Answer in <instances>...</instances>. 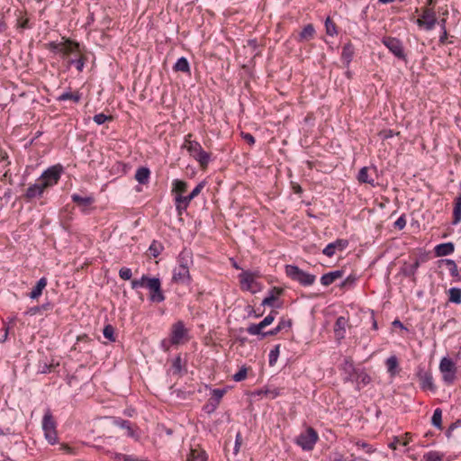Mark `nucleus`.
<instances>
[{
    "instance_id": "37",
    "label": "nucleus",
    "mask_w": 461,
    "mask_h": 461,
    "mask_svg": "<svg viewBox=\"0 0 461 461\" xmlns=\"http://www.w3.org/2000/svg\"><path fill=\"white\" fill-rule=\"evenodd\" d=\"M150 176V170L148 167H140L137 169L135 174V179L140 184H147Z\"/></svg>"
},
{
    "instance_id": "19",
    "label": "nucleus",
    "mask_w": 461,
    "mask_h": 461,
    "mask_svg": "<svg viewBox=\"0 0 461 461\" xmlns=\"http://www.w3.org/2000/svg\"><path fill=\"white\" fill-rule=\"evenodd\" d=\"M348 245L347 240L338 239L334 242L329 243L322 250L327 257H332L336 250L343 251Z\"/></svg>"
},
{
    "instance_id": "16",
    "label": "nucleus",
    "mask_w": 461,
    "mask_h": 461,
    "mask_svg": "<svg viewBox=\"0 0 461 461\" xmlns=\"http://www.w3.org/2000/svg\"><path fill=\"white\" fill-rule=\"evenodd\" d=\"M114 425L126 430V435L138 441L140 438V434L136 426H133L131 421L117 418L114 420Z\"/></svg>"
},
{
    "instance_id": "41",
    "label": "nucleus",
    "mask_w": 461,
    "mask_h": 461,
    "mask_svg": "<svg viewBox=\"0 0 461 461\" xmlns=\"http://www.w3.org/2000/svg\"><path fill=\"white\" fill-rule=\"evenodd\" d=\"M448 301L450 303L460 304L461 303V289L457 287H452L448 290Z\"/></svg>"
},
{
    "instance_id": "50",
    "label": "nucleus",
    "mask_w": 461,
    "mask_h": 461,
    "mask_svg": "<svg viewBox=\"0 0 461 461\" xmlns=\"http://www.w3.org/2000/svg\"><path fill=\"white\" fill-rule=\"evenodd\" d=\"M249 367H247L245 366H243L234 375H233V380L235 382H241V381H244L247 376H248V371H249Z\"/></svg>"
},
{
    "instance_id": "20",
    "label": "nucleus",
    "mask_w": 461,
    "mask_h": 461,
    "mask_svg": "<svg viewBox=\"0 0 461 461\" xmlns=\"http://www.w3.org/2000/svg\"><path fill=\"white\" fill-rule=\"evenodd\" d=\"M344 274H345V271L342 269L326 273L321 276V280H320L321 284L323 286H329L331 284H333L334 282H336L337 280L342 278L344 276Z\"/></svg>"
},
{
    "instance_id": "12",
    "label": "nucleus",
    "mask_w": 461,
    "mask_h": 461,
    "mask_svg": "<svg viewBox=\"0 0 461 461\" xmlns=\"http://www.w3.org/2000/svg\"><path fill=\"white\" fill-rule=\"evenodd\" d=\"M277 312L276 310H272L268 315H267L259 323H252L247 328V332L249 335L253 336H261L263 338V334L265 331L263 330L267 326L271 325L276 319Z\"/></svg>"
},
{
    "instance_id": "43",
    "label": "nucleus",
    "mask_w": 461,
    "mask_h": 461,
    "mask_svg": "<svg viewBox=\"0 0 461 461\" xmlns=\"http://www.w3.org/2000/svg\"><path fill=\"white\" fill-rule=\"evenodd\" d=\"M431 423L434 427L438 429H442V410L440 408H437L434 410Z\"/></svg>"
},
{
    "instance_id": "52",
    "label": "nucleus",
    "mask_w": 461,
    "mask_h": 461,
    "mask_svg": "<svg viewBox=\"0 0 461 461\" xmlns=\"http://www.w3.org/2000/svg\"><path fill=\"white\" fill-rule=\"evenodd\" d=\"M356 447L359 450L365 451L366 454H372L375 452V448L368 443L365 441H357L356 442Z\"/></svg>"
},
{
    "instance_id": "46",
    "label": "nucleus",
    "mask_w": 461,
    "mask_h": 461,
    "mask_svg": "<svg viewBox=\"0 0 461 461\" xmlns=\"http://www.w3.org/2000/svg\"><path fill=\"white\" fill-rule=\"evenodd\" d=\"M325 30L326 33L330 36H335L338 34L337 25L330 17L325 21Z\"/></svg>"
},
{
    "instance_id": "63",
    "label": "nucleus",
    "mask_w": 461,
    "mask_h": 461,
    "mask_svg": "<svg viewBox=\"0 0 461 461\" xmlns=\"http://www.w3.org/2000/svg\"><path fill=\"white\" fill-rule=\"evenodd\" d=\"M266 394L268 395L271 399H275L280 395V390L276 388L267 389L266 390Z\"/></svg>"
},
{
    "instance_id": "58",
    "label": "nucleus",
    "mask_w": 461,
    "mask_h": 461,
    "mask_svg": "<svg viewBox=\"0 0 461 461\" xmlns=\"http://www.w3.org/2000/svg\"><path fill=\"white\" fill-rule=\"evenodd\" d=\"M119 276L122 280H130L132 276V272H131V268L122 267L119 270Z\"/></svg>"
},
{
    "instance_id": "32",
    "label": "nucleus",
    "mask_w": 461,
    "mask_h": 461,
    "mask_svg": "<svg viewBox=\"0 0 461 461\" xmlns=\"http://www.w3.org/2000/svg\"><path fill=\"white\" fill-rule=\"evenodd\" d=\"M187 182L180 179H174L172 181V194L175 195L185 196L184 194L187 191Z\"/></svg>"
},
{
    "instance_id": "22",
    "label": "nucleus",
    "mask_w": 461,
    "mask_h": 461,
    "mask_svg": "<svg viewBox=\"0 0 461 461\" xmlns=\"http://www.w3.org/2000/svg\"><path fill=\"white\" fill-rule=\"evenodd\" d=\"M355 55V48L354 45L348 41L347 42L343 48L341 52V60L346 67H348L351 63Z\"/></svg>"
},
{
    "instance_id": "15",
    "label": "nucleus",
    "mask_w": 461,
    "mask_h": 461,
    "mask_svg": "<svg viewBox=\"0 0 461 461\" xmlns=\"http://www.w3.org/2000/svg\"><path fill=\"white\" fill-rule=\"evenodd\" d=\"M284 289L281 287L274 286L268 291V294L262 301L263 306H269L272 308L281 307L279 297L283 294Z\"/></svg>"
},
{
    "instance_id": "17",
    "label": "nucleus",
    "mask_w": 461,
    "mask_h": 461,
    "mask_svg": "<svg viewBox=\"0 0 461 461\" xmlns=\"http://www.w3.org/2000/svg\"><path fill=\"white\" fill-rule=\"evenodd\" d=\"M375 176H376V168L375 167H362L357 174V180L360 183L369 184L372 186L375 185Z\"/></svg>"
},
{
    "instance_id": "53",
    "label": "nucleus",
    "mask_w": 461,
    "mask_h": 461,
    "mask_svg": "<svg viewBox=\"0 0 461 461\" xmlns=\"http://www.w3.org/2000/svg\"><path fill=\"white\" fill-rule=\"evenodd\" d=\"M104 337L110 341H115V336H114V328L108 324L104 328L103 330Z\"/></svg>"
},
{
    "instance_id": "14",
    "label": "nucleus",
    "mask_w": 461,
    "mask_h": 461,
    "mask_svg": "<svg viewBox=\"0 0 461 461\" xmlns=\"http://www.w3.org/2000/svg\"><path fill=\"white\" fill-rule=\"evenodd\" d=\"M416 23L419 27L424 28L427 31H431L437 23L435 12L432 9L425 8L420 17L417 19Z\"/></svg>"
},
{
    "instance_id": "27",
    "label": "nucleus",
    "mask_w": 461,
    "mask_h": 461,
    "mask_svg": "<svg viewBox=\"0 0 461 461\" xmlns=\"http://www.w3.org/2000/svg\"><path fill=\"white\" fill-rule=\"evenodd\" d=\"M411 441V434L407 432L403 436L394 437L393 440L389 443L388 447L391 449L395 450L398 446H407Z\"/></svg>"
},
{
    "instance_id": "21",
    "label": "nucleus",
    "mask_w": 461,
    "mask_h": 461,
    "mask_svg": "<svg viewBox=\"0 0 461 461\" xmlns=\"http://www.w3.org/2000/svg\"><path fill=\"white\" fill-rule=\"evenodd\" d=\"M348 322V319L344 316H339L337 318L334 324V334L338 340L343 339L345 338Z\"/></svg>"
},
{
    "instance_id": "35",
    "label": "nucleus",
    "mask_w": 461,
    "mask_h": 461,
    "mask_svg": "<svg viewBox=\"0 0 461 461\" xmlns=\"http://www.w3.org/2000/svg\"><path fill=\"white\" fill-rule=\"evenodd\" d=\"M187 461H207L206 453L201 448H191Z\"/></svg>"
},
{
    "instance_id": "24",
    "label": "nucleus",
    "mask_w": 461,
    "mask_h": 461,
    "mask_svg": "<svg viewBox=\"0 0 461 461\" xmlns=\"http://www.w3.org/2000/svg\"><path fill=\"white\" fill-rule=\"evenodd\" d=\"M193 265V254L190 250L183 249L177 258V266L181 267L190 268Z\"/></svg>"
},
{
    "instance_id": "28",
    "label": "nucleus",
    "mask_w": 461,
    "mask_h": 461,
    "mask_svg": "<svg viewBox=\"0 0 461 461\" xmlns=\"http://www.w3.org/2000/svg\"><path fill=\"white\" fill-rule=\"evenodd\" d=\"M385 366L391 377H394L400 372L399 360L394 355L386 359Z\"/></svg>"
},
{
    "instance_id": "34",
    "label": "nucleus",
    "mask_w": 461,
    "mask_h": 461,
    "mask_svg": "<svg viewBox=\"0 0 461 461\" xmlns=\"http://www.w3.org/2000/svg\"><path fill=\"white\" fill-rule=\"evenodd\" d=\"M461 221V194L456 196L454 200L453 208V221L454 225L458 224Z\"/></svg>"
},
{
    "instance_id": "5",
    "label": "nucleus",
    "mask_w": 461,
    "mask_h": 461,
    "mask_svg": "<svg viewBox=\"0 0 461 461\" xmlns=\"http://www.w3.org/2000/svg\"><path fill=\"white\" fill-rule=\"evenodd\" d=\"M41 428L44 432V438L50 445H55L59 442L57 421L50 409H47L44 412Z\"/></svg>"
},
{
    "instance_id": "42",
    "label": "nucleus",
    "mask_w": 461,
    "mask_h": 461,
    "mask_svg": "<svg viewBox=\"0 0 461 461\" xmlns=\"http://www.w3.org/2000/svg\"><path fill=\"white\" fill-rule=\"evenodd\" d=\"M444 454L438 451H429L422 456L421 461H443Z\"/></svg>"
},
{
    "instance_id": "3",
    "label": "nucleus",
    "mask_w": 461,
    "mask_h": 461,
    "mask_svg": "<svg viewBox=\"0 0 461 461\" xmlns=\"http://www.w3.org/2000/svg\"><path fill=\"white\" fill-rule=\"evenodd\" d=\"M192 138V133L186 134L184 138V143L181 148L185 149L188 151L189 155L198 162L202 170H206L211 161L212 154L205 151L202 145Z\"/></svg>"
},
{
    "instance_id": "30",
    "label": "nucleus",
    "mask_w": 461,
    "mask_h": 461,
    "mask_svg": "<svg viewBox=\"0 0 461 461\" xmlns=\"http://www.w3.org/2000/svg\"><path fill=\"white\" fill-rule=\"evenodd\" d=\"M47 284L48 279L46 277H41L31 290V300L39 298L46 288Z\"/></svg>"
},
{
    "instance_id": "8",
    "label": "nucleus",
    "mask_w": 461,
    "mask_h": 461,
    "mask_svg": "<svg viewBox=\"0 0 461 461\" xmlns=\"http://www.w3.org/2000/svg\"><path fill=\"white\" fill-rule=\"evenodd\" d=\"M171 342L176 346L185 344L189 340V330L183 321H177L170 327L169 336Z\"/></svg>"
},
{
    "instance_id": "49",
    "label": "nucleus",
    "mask_w": 461,
    "mask_h": 461,
    "mask_svg": "<svg viewBox=\"0 0 461 461\" xmlns=\"http://www.w3.org/2000/svg\"><path fill=\"white\" fill-rule=\"evenodd\" d=\"M52 306L50 303H47L42 304L41 306H31V315H34L37 313H43L51 310Z\"/></svg>"
},
{
    "instance_id": "4",
    "label": "nucleus",
    "mask_w": 461,
    "mask_h": 461,
    "mask_svg": "<svg viewBox=\"0 0 461 461\" xmlns=\"http://www.w3.org/2000/svg\"><path fill=\"white\" fill-rule=\"evenodd\" d=\"M262 276L259 270H245L239 274L238 278L242 291L256 294L262 289V284L258 281Z\"/></svg>"
},
{
    "instance_id": "40",
    "label": "nucleus",
    "mask_w": 461,
    "mask_h": 461,
    "mask_svg": "<svg viewBox=\"0 0 461 461\" xmlns=\"http://www.w3.org/2000/svg\"><path fill=\"white\" fill-rule=\"evenodd\" d=\"M174 70L184 73H190V66L188 60L185 57L178 59L174 65Z\"/></svg>"
},
{
    "instance_id": "23",
    "label": "nucleus",
    "mask_w": 461,
    "mask_h": 461,
    "mask_svg": "<svg viewBox=\"0 0 461 461\" xmlns=\"http://www.w3.org/2000/svg\"><path fill=\"white\" fill-rule=\"evenodd\" d=\"M292 326V321L290 319L281 318L278 321V324L274 329L266 331L263 334V338L268 337V336H276L279 332H281L285 329H289Z\"/></svg>"
},
{
    "instance_id": "9",
    "label": "nucleus",
    "mask_w": 461,
    "mask_h": 461,
    "mask_svg": "<svg viewBox=\"0 0 461 461\" xmlns=\"http://www.w3.org/2000/svg\"><path fill=\"white\" fill-rule=\"evenodd\" d=\"M319 439L317 431L308 427L303 432H302L296 438V444L300 446L305 451H311L313 449L315 444Z\"/></svg>"
},
{
    "instance_id": "2",
    "label": "nucleus",
    "mask_w": 461,
    "mask_h": 461,
    "mask_svg": "<svg viewBox=\"0 0 461 461\" xmlns=\"http://www.w3.org/2000/svg\"><path fill=\"white\" fill-rule=\"evenodd\" d=\"M61 173V167H51L39 177L33 185H31V203L36 197H43L49 188L57 185Z\"/></svg>"
},
{
    "instance_id": "31",
    "label": "nucleus",
    "mask_w": 461,
    "mask_h": 461,
    "mask_svg": "<svg viewBox=\"0 0 461 461\" xmlns=\"http://www.w3.org/2000/svg\"><path fill=\"white\" fill-rule=\"evenodd\" d=\"M315 36V29L312 24L309 23L303 27L302 32L299 33L297 41L299 42L308 41L313 39Z\"/></svg>"
},
{
    "instance_id": "55",
    "label": "nucleus",
    "mask_w": 461,
    "mask_h": 461,
    "mask_svg": "<svg viewBox=\"0 0 461 461\" xmlns=\"http://www.w3.org/2000/svg\"><path fill=\"white\" fill-rule=\"evenodd\" d=\"M93 120L96 124L101 125V124H104L107 121H112L113 118H112V116H108V115H105L104 113H101L95 114L94 116Z\"/></svg>"
},
{
    "instance_id": "29",
    "label": "nucleus",
    "mask_w": 461,
    "mask_h": 461,
    "mask_svg": "<svg viewBox=\"0 0 461 461\" xmlns=\"http://www.w3.org/2000/svg\"><path fill=\"white\" fill-rule=\"evenodd\" d=\"M455 246L452 242L441 243L435 247L434 251L437 257H444L454 252Z\"/></svg>"
},
{
    "instance_id": "10",
    "label": "nucleus",
    "mask_w": 461,
    "mask_h": 461,
    "mask_svg": "<svg viewBox=\"0 0 461 461\" xmlns=\"http://www.w3.org/2000/svg\"><path fill=\"white\" fill-rule=\"evenodd\" d=\"M145 288L149 289V298L152 303H161L165 300L159 278L149 276L145 284Z\"/></svg>"
},
{
    "instance_id": "33",
    "label": "nucleus",
    "mask_w": 461,
    "mask_h": 461,
    "mask_svg": "<svg viewBox=\"0 0 461 461\" xmlns=\"http://www.w3.org/2000/svg\"><path fill=\"white\" fill-rule=\"evenodd\" d=\"M420 265V262L419 258H415L412 263H410V264L405 263L402 267V274L405 276L414 278Z\"/></svg>"
},
{
    "instance_id": "47",
    "label": "nucleus",
    "mask_w": 461,
    "mask_h": 461,
    "mask_svg": "<svg viewBox=\"0 0 461 461\" xmlns=\"http://www.w3.org/2000/svg\"><path fill=\"white\" fill-rule=\"evenodd\" d=\"M357 281V276L355 274H351L348 276H347L344 281L340 284V288L342 289H350L355 285V283Z\"/></svg>"
},
{
    "instance_id": "36",
    "label": "nucleus",
    "mask_w": 461,
    "mask_h": 461,
    "mask_svg": "<svg viewBox=\"0 0 461 461\" xmlns=\"http://www.w3.org/2000/svg\"><path fill=\"white\" fill-rule=\"evenodd\" d=\"M204 186H205L204 182L199 183L188 195H185V198H182V199L179 198V201L182 203L184 202L185 203H191L195 197H197L201 194V192L203 191Z\"/></svg>"
},
{
    "instance_id": "1",
    "label": "nucleus",
    "mask_w": 461,
    "mask_h": 461,
    "mask_svg": "<svg viewBox=\"0 0 461 461\" xmlns=\"http://www.w3.org/2000/svg\"><path fill=\"white\" fill-rule=\"evenodd\" d=\"M49 49L54 53L60 54L61 58H68L69 55H75V60H71L70 65L75 66L79 72L83 70L86 59L80 53L77 42L62 38V41L59 42H50Z\"/></svg>"
},
{
    "instance_id": "54",
    "label": "nucleus",
    "mask_w": 461,
    "mask_h": 461,
    "mask_svg": "<svg viewBox=\"0 0 461 461\" xmlns=\"http://www.w3.org/2000/svg\"><path fill=\"white\" fill-rule=\"evenodd\" d=\"M148 277H149L148 276L143 275L140 279L131 280V289L135 290L140 287H145V284L147 282Z\"/></svg>"
},
{
    "instance_id": "51",
    "label": "nucleus",
    "mask_w": 461,
    "mask_h": 461,
    "mask_svg": "<svg viewBox=\"0 0 461 461\" xmlns=\"http://www.w3.org/2000/svg\"><path fill=\"white\" fill-rule=\"evenodd\" d=\"M171 371L173 375H179L182 371V358L181 356L178 355L173 361Z\"/></svg>"
},
{
    "instance_id": "64",
    "label": "nucleus",
    "mask_w": 461,
    "mask_h": 461,
    "mask_svg": "<svg viewBox=\"0 0 461 461\" xmlns=\"http://www.w3.org/2000/svg\"><path fill=\"white\" fill-rule=\"evenodd\" d=\"M243 138L250 145L255 143V138L250 133L244 134Z\"/></svg>"
},
{
    "instance_id": "59",
    "label": "nucleus",
    "mask_w": 461,
    "mask_h": 461,
    "mask_svg": "<svg viewBox=\"0 0 461 461\" xmlns=\"http://www.w3.org/2000/svg\"><path fill=\"white\" fill-rule=\"evenodd\" d=\"M110 459L112 461H126L129 455H124L122 453H113V452H108Z\"/></svg>"
},
{
    "instance_id": "61",
    "label": "nucleus",
    "mask_w": 461,
    "mask_h": 461,
    "mask_svg": "<svg viewBox=\"0 0 461 461\" xmlns=\"http://www.w3.org/2000/svg\"><path fill=\"white\" fill-rule=\"evenodd\" d=\"M59 450L67 454L76 455L75 449L66 443L60 444Z\"/></svg>"
},
{
    "instance_id": "39",
    "label": "nucleus",
    "mask_w": 461,
    "mask_h": 461,
    "mask_svg": "<svg viewBox=\"0 0 461 461\" xmlns=\"http://www.w3.org/2000/svg\"><path fill=\"white\" fill-rule=\"evenodd\" d=\"M441 262L446 264L451 276L455 277L457 280L460 279L459 270L457 265L454 260L443 259Z\"/></svg>"
},
{
    "instance_id": "56",
    "label": "nucleus",
    "mask_w": 461,
    "mask_h": 461,
    "mask_svg": "<svg viewBox=\"0 0 461 461\" xmlns=\"http://www.w3.org/2000/svg\"><path fill=\"white\" fill-rule=\"evenodd\" d=\"M172 346H176V344H174L173 342H171V339L168 337V338H166V339H163L161 341H160V344H159V348L164 351V352H168L170 350V348Z\"/></svg>"
},
{
    "instance_id": "13",
    "label": "nucleus",
    "mask_w": 461,
    "mask_h": 461,
    "mask_svg": "<svg viewBox=\"0 0 461 461\" xmlns=\"http://www.w3.org/2000/svg\"><path fill=\"white\" fill-rule=\"evenodd\" d=\"M420 386L423 391H436L433 375L430 370L425 369L423 366H419L416 372Z\"/></svg>"
},
{
    "instance_id": "25",
    "label": "nucleus",
    "mask_w": 461,
    "mask_h": 461,
    "mask_svg": "<svg viewBox=\"0 0 461 461\" xmlns=\"http://www.w3.org/2000/svg\"><path fill=\"white\" fill-rule=\"evenodd\" d=\"M41 134V131H37L35 133L34 139L31 140V150L34 149L38 157L44 156L50 150L48 144L43 143L39 145V143L35 140V139H37Z\"/></svg>"
},
{
    "instance_id": "7",
    "label": "nucleus",
    "mask_w": 461,
    "mask_h": 461,
    "mask_svg": "<svg viewBox=\"0 0 461 461\" xmlns=\"http://www.w3.org/2000/svg\"><path fill=\"white\" fill-rule=\"evenodd\" d=\"M438 369L442 375V380L447 385H451L456 379L457 368L455 362L449 357H443L438 366Z\"/></svg>"
},
{
    "instance_id": "45",
    "label": "nucleus",
    "mask_w": 461,
    "mask_h": 461,
    "mask_svg": "<svg viewBox=\"0 0 461 461\" xmlns=\"http://www.w3.org/2000/svg\"><path fill=\"white\" fill-rule=\"evenodd\" d=\"M280 348L281 346L278 344V345H276L269 352V355H268V362H269V366H273L276 365L277 359H278V357L280 355Z\"/></svg>"
},
{
    "instance_id": "11",
    "label": "nucleus",
    "mask_w": 461,
    "mask_h": 461,
    "mask_svg": "<svg viewBox=\"0 0 461 461\" xmlns=\"http://www.w3.org/2000/svg\"><path fill=\"white\" fill-rule=\"evenodd\" d=\"M382 43L389 50L391 53H393L397 59L405 60L406 54L404 51V47L402 42L397 38L391 36H384L382 39Z\"/></svg>"
},
{
    "instance_id": "44",
    "label": "nucleus",
    "mask_w": 461,
    "mask_h": 461,
    "mask_svg": "<svg viewBox=\"0 0 461 461\" xmlns=\"http://www.w3.org/2000/svg\"><path fill=\"white\" fill-rule=\"evenodd\" d=\"M225 393H226L225 389L216 388L212 391L211 399H212V401H213V407H218V405L220 404V402Z\"/></svg>"
},
{
    "instance_id": "6",
    "label": "nucleus",
    "mask_w": 461,
    "mask_h": 461,
    "mask_svg": "<svg viewBox=\"0 0 461 461\" xmlns=\"http://www.w3.org/2000/svg\"><path fill=\"white\" fill-rule=\"evenodd\" d=\"M286 276L293 281L298 282L301 285L310 286L314 284L316 276L304 272L297 266L287 265L285 267Z\"/></svg>"
},
{
    "instance_id": "26",
    "label": "nucleus",
    "mask_w": 461,
    "mask_h": 461,
    "mask_svg": "<svg viewBox=\"0 0 461 461\" xmlns=\"http://www.w3.org/2000/svg\"><path fill=\"white\" fill-rule=\"evenodd\" d=\"M71 199L77 206L81 207L83 211L95 203V198L93 196L84 197L77 194H73L71 195Z\"/></svg>"
},
{
    "instance_id": "62",
    "label": "nucleus",
    "mask_w": 461,
    "mask_h": 461,
    "mask_svg": "<svg viewBox=\"0 0 461 461\" xmlns=\"http://www.w3.org/2000/svg\"><path fill=\"white\" fill-rule=\"evenodd\" d=\"M9 329H10V327L9 326H5V325H4L2 327V329H0V343H2V342L6 340L7 336H8Z\"/></svg>"
},
{
    "instance_id": "38",
    "label": "nucleus",
    "mask_w": 461,
    "mask_h": 461,
    "mask_svg": "<svg viewBox=\"0 0 461 461\" xmlns=\"http://www.w3.org/2000/svg\"><path fill=\"white\" fill-rule=\"evenodd\" d=\"M81 94L78 91L76 92H65L57 97L58 101L70 100L74 103H78L81 100Z\"/></svg>"
},
{
    "instance_id": "60",
    "label": "nucleus",
    "mask_w": 461,
    "mask_h": 461,
    "mask_svg": "<svg viewBox=\"0 0 461 461\" xmlns=\"http://www.w3.org/2000/svg\"><path fill=\"white\" fill-rule=\"evenodd\" d=\"M405 215H401L394 222V227L398 230H402L406 226Z\"/></svg>"
},
{
    "instance_id": "18",
    "label": "nucleus",
    "mask_w": 461,
    "mask_h": 461,
    "mask_svg": "<svg viewBox=\"0 0 461 461\" xmlns=\"http://www.w3.org/2000/svg\"><path fill=\"white\" fill-rule=\"evenodd\" d=\"M172 280L177 284H189L191 282L189 269L176 266L173 270Z\"/></svg>"
},
{
    "instance_id": "48",
    "label": "nucleus",
    "mask_w": 461,
    "mask_h": 461,
    "mask_svg": "<svg viewBox=\"0 0 461 461\" xmlns=\"http://www.w3.org/2000/svg\"><path fill=\"white\" fill-rule=\"evenodd\" d=\"M179 198L182 199V198H185V196L175 195L174 201H175L176 209L178 214H182V212L187 209L190 203H186L184 202L182 203L179 201Z\"/></svg>"
},
{
    "instance_id": "57",
    "label": "nucleus",
    "mask_w": 461,
    "mask_h": 461,
    "mask_svg": "<svg viewBox=\"0 0 461 461\" xmlns=\"http://www.w3.org/2000/svg\"><path fill=\"white\" fill-rule=\"evenodd\" d=\"M149 251L152 257L157 258L161 252L160 244L157 243L156 241H153L149 248Z\"/></svg>"
}]
</instances>
